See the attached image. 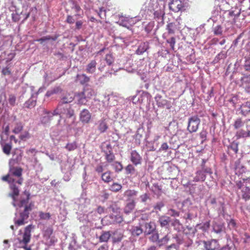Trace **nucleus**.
Instances as JSON below:
<instances>
[{
  "label": "nucleus",
  "mask_w": 250,
  "mask_h": 250,
  "mask_svg": "<svg viewBox=\"0 0 250 250\" xmlns=\"http://www.w3.org/2000/svg\"><path fill=\"white\" fill-rule=\"evenodd\" d=\"M122 188V186L117 183H113L109 188V189L114 192L120 191Z\"/></svg>",
  "instance_id": "nucleus-32"
},
{
  "label": "nucleus",
  "mask_w": 250,
  "mask_h": 250,
  "mask_svg": "<svg viewBox=\"0 0 250 250\" xmlns=\"http://www.w3.org/2000/svg\"><path fill=\"white\" fill-rule=\"evenodd\" d=\"M167 42L169 44L172 50H174L175 44L176 43V40L174 37H171L170 39L167 40Z\"/></svg>",
  "instance_id": "nucleus-53"
},
{
  "label": "nucleus",
  "mask_w": 250,
  "mask_h": 250,
  "mask_svg": "<svg viewBox=\"0 0 250 250\" xmlns=\"http://www.w3.org/2000/svg\"><path fill=\"white\" fill-rule=\"evenodd\" d=\"M107 147L109 148L110 150H109L108 152H105V159L106 160V161L108 163H111L114 161V160L115 159V157L111 150V147L110 145H108L107 146Z\"/></svg>",
  "instance_id": "nucleus-18"
},
{
  "label": "nucleus",
  "mask_w": 250,
  "mask_h": 250,
  "mask_svg": "<svg viewBox=\"0 0 250 250\" xmlns=\"http://www.w3.org/2000/svg\"><path fill=\"white\" fill-rule=\"evenodd\" d=\"M52 116L54 115H65L67 118H71L74 115V111L70 105H64L60 103L57 108L51 113Z\"/></svg>",
  "instance_id": "nucleus-2"
},
{
  "label": "nucleus",
  "mask_w": 250,
  "mask_h": 250,
  "mask_svg": "<svg viewBox=\"0 0 250 250\" xmlns=\"http://www.w3.org/2000/svg\"><path fill=\"white\" fill-rule=\"evenodd\" d=\"M22 128L23 126L21 124H17L13 130V132L15 134H18L22 130Z\"/></svg>",
  "instance_id": "nucleus-55"
},
{
  "label": "nucleus",
  "mask_w": 250,
  "mask_h": 250,
  "mask_svg": "<svg viewBox=\"0 0 250 250\" xmlns=\"http://www.w3.org/2000/svg\"><path fill=\"white\" fill-rule=\"evenodd\" d=\"M125 170L126 174H133L135 172L136 170L134 167L131 164L128 165L125 167Z\"/></svg>",
  "instance_id": "nucleus-42"
},
{
  "label": "nucleus",
  "mask_w": 250,
  "mask_h": 250,
  "mask_svg": "<svg viewBox=\"0 0 250 250\" xmlns=\"http://www.w3.org/2000/svg\"><path fill=\"white\" fill-rule=\"evenodd\" d=\"M30 198V194L28 193L26 194V197L25 198L21 199L19 203L18 204V206L20 208H21L22 207H25L26 206H28L27 204L28 203L29 200ZM31 205V204H29L28 206Z\"/></svg>",
  "instance_id": "nucleus-29"
},
{
  "label": "nucleus",
  "mask_w": 250,
  "mask_h": 250,
  "mask_svg": "<svg viewBox=\"0 0 250 250\" xmlns=\"http://www.w3.org/2000/svg\"><path fill=\"white\" fill-rule=\"evenodd\" d=\"M105 60L109 65H111L114 62V59L111 54L106 55Z\"/></svg>",
  "instance_id": "nucleus-54"
},
{
  "label": "nucleus",
  "mask_w": 250,
  "mask_h": 250,
  "mask_svg": "<svg viewBox=\"0 0 250 250\" xmlns=\"http://www.w3.org/2000/svg\"><path fill=\"white\" fill-rule=\"evenodd\" d=\"M165 250H179V248L177 246L173 244L167 247Z\"/></svg>",
  "instance_id": "nucleus-63"
},
{
  "label": "nucleus",
  "mask_w": 250,
  "mask_h": 250,
  "mask_svg": "<svg viewBox=\"0 0 250 250\" xmlns=\"http://www.w3.org/2000/svg\"><path fill=\"white\" fill-rule=\"evenodd\" d=\"M229 148L232 150L235 154L238 151V143L233 141L229 145Z\"/></svg>",
  "instance_id": "nucleus-41"
},
{
  "label": "nucleus",
  "mask_w": 250,
  "mask_h": 250,
  "mask_svg": "<svg viewBox=\"0 0 250 250\" xmlns=\"http://www.w3.org/2000/svg\"><path fill=\"white\" fill-rule=\"evenodd\" d=\"M201 169L198 170L196 172V175L193 178V181L195 182H204L206 178V174H212L211 169L208 167H205V164L201 165Z\"/></svg>",
  "instance_id": "nucleus-4"
},
{
  "label": "nucleus",
  "mask_w": 250,
  "mask_h": 250,
  "mask_svg": "<svg viewBox=\"0 0 250 250\" xmlns=\"http://www.w3.org/2000/svg\"><path fill=\"white\" fill-rule=\"evenodd\" d=\"M242 198L245 201H247L250 199V189H248V191L244 192L242 195Z\"/></svg>",
  "instance_id": "nucleus-59"
},
{
  "label": "nucleus",
  "mask_w": 250,
  "mask_h": 250,
  "mask_svg": "<svg viewBox=\"0 0 250 250\" xmlns=\"http://www.w3.org/2000/svg\"><path fill=\"white\" fill-rule=\"evenodd\" d=\"M176 28V25L174 22H169L167 25L166 29L169 34H174Z\"/></svg>",
  "instance_id": "nucleus-30"
},
{
  "label": "nucleus",
  "mask_w": 250,
  "mask_h": 250,
  "mask_svg": "<svg viewBox=\"0 0 250 250\" xmlns=\"http://www.w3.org/2000/svg\"><path fill=\"white\" fill-rule=\"evenodd\" d=\"M203 242L206 250H216L219 248V244L216 239H212L209 241H204Z\"/></svg>",
  "instance_id": "nucleus-8"
},
{
  "label": "nucleus",
  "mask_w": 250,
  "mask_h": 250,
  "mask_svg": "<svg viewBox=\"0 0 250 250\" xmlns=\"http://www.w3.org/2000/svg\"><path fill=\"white\" fill-rule=\"evenodd\" d=\"M79 118L83 124H88L91 119V114L88 109H83L81 111Z\"/></svg>",
  "instance_id": "nucleus-9"
},
{
  "label": "nucleus",
  "mask_w": 250,
  "mask_h": 250,
  "mask_svg": "<svg viewBox=\"0 0 250 250\" xmlns=\"http://www.w3.org/2000/svg\"><path fill=\"white\" fill-rule=\"evenodd\" d=\"M150 234L151 236L149 238V240L153 243H156L157 244L159 240L158 233L156 231H154Z\"/></svg>",
  "instance_id": "nucleus-39"
},
{
  "label": "nucleus",
  "mask_w": 250,
  "mask_h": 250,
  "mask_svg": "<svg viewBox=\"0 0 250 250\" xmlns=\"http://www.w3.org/2000/svg\"><path fill=\"white\" fill-rule=\"evenodd\" d=\"M11 188L12 190V193H10L9 195L12 198L13 202L12 203L14 207L16 206L15 204L16 197L18 196L19 194V190L15 184H12L11 186Z\"/></svg>",
  "instance_id": "nucleus-16"
},
{
  "label": "nucleus",
  "mask_w": 250,
  "mask_h": 250,
  "mask_svg": "<svg viewBox=\"0 0 250 250\" xmlns=\"http://www.w3.org/2000/svg\"><path fill=\"white\" fill-rule=\"evenodd\" d=\"M22 170V168L21 167H15L13 166H10L9 168V172L11 176H14L20 178L19 180L16 182V183L20 185H21L23 181V179L21 177Z\"/></svg>",
  "instance_id": "nucleus-7"
},
{
  "label": "nucleus",
  "mask_w": 250,
  "mask_h": 250,
  "mask_svg": "<svg viewBox=\"0 0 250 250\" xmlns=\"http://www.w3.org/2000/svg\"><path fill=\"white\" fill-rule=\"evenodd\" d=\"M183 7V4L180 0H172L169 3V9L175 12H179Z\"/></svg>",
  "instance_id": "nucleus-13"
},
{
  "label": "nucleus",
  "mask_w": 250,
  "mask_h": 250,
  "mask_svg": "<svg viewBox=\"0 0 250 250\" xmlns=\"http://www.w3.org/2000/svg\"><path fill=\"white\" fill-rule=\"evenodd\" d=\"M8 101L10 105L14 106L16 105V97L14 94H10L9 95Z\"/></svg>",
  "instance_id": "nucleus-44"
},
{
  "label": "nucleus",
  "mask_w": 250,
  "mask_h": 250,
  "mask_svg": "<svg viewBox=\"0 0 250 250\" xmlns=\"http://www.w3.org/2000/svg\"><path fill=\"white\" fill-rule=\"evenodd\" d=\"M97 62L95 60H92L87 65L86 71L88 73H93L96 70Z\"/></svg>",
  "instance_id": "nucleus-23"
},
{
  "label": "nucleus",
  "mask_w": 250,
  "mask_h": 250,
  "mask_svg": "<svg viewBox=\"0 0 250 250\" xmlns=\"http://www.w3.org/2000/svg\"><path fill=\"white\" fill-rule=\"evenodd\" d=\"M112 166L116 172L121 171L123 168L122 164L119 162H114V164H112Z\"/></svg>",
  "instance_id": "nucleus-40"
},
{
  "label": "nucleus",
  "mask_w": 250,
  "mask_h": 250,
  "mask_svg": "<svg viewBox=\"0 0 250 250\" xmlns=\"http://www.w3.org/2000/svg\"><path fill=\"white\" fill-rule=\"evenodd\" d=\"M58 37L59 36L58 35H55L54 37H51L50 36H46L40 39H37L36 41L40 42L41 43H42L44 41L51 40L55 41L58 39Z\"/></svg>",
  "instance_id": "nucleus-34"
},
{
  "label": "nucleus",
  "mask_w": 250,
  "mask_h": 250,
  "mask_svg": "<svg viewBox=\"0 0 250 250\" xmlns=\"http://www.w3.org/2000/svg\"><path fill=\"white\" fill-rule=\"evenodd\" d=\"M39 217L42 220H49L51 217V215L49 212H39Z\"/></svg>",
  "instance_id": "nucleus-45"
},
{
  "label": "nucleus",
  "mask_w": 250,
  "mask_h": 250,
  "mask_svg": "<svg viewBox=\"0 0 250 250\" xmlns=\"http://www.w3.org/2000/svg\"><path fill=\"white\" fill-rule=\"evenodd\" d=\"M77 147L78 146L76 142L67 143L65 146V148L69 151H73L77 149Z\"/></svg>",
  "instance_id": "nucleus-35"
},
{
  "label": "nucleus",
  "mask_w": 250,
  "mask_h": 250,
  "mask_svg": "<svg viewBox=\"0 0 250 250\" xmlns=\"http://www.w3.org/2000/svg\"><path fill=\"white\" fill-rule=\"evenodd\" d=\"M235 136L238 139L247 137L250 136V131L248 129L246 130L239 129L236 132Z\"/></svg>",
  "instance_id": "nucleus-21"
},
{
  "label": "nucleus",
  "mask_w": 250,
  "mask_h": 250,
  "mask_svg": "<svg viewBox=\"0 0 250 250\" xmlns=\"http://www.w3.org/2000/svg\"><path fill=\"white\" fill-rule=\"evenodd\" d=\"M141 225L144 227V233L146 235L150 234L156 229V226L153 222H146L144 225Z\"/></svg>",
  "instance_id": "nucleus-14"
},
{
  "label": "nucleus",
  "mask_w": 250,
  "mask_h": 250,
  "mask_svg": "<svg viewBox=\"0 0 250 250\" xmlns=\"http://www.w3.org/2000/svg\"><path fill=\"white\" fill-rule=\"evenodd\" d=\"M72 8L75 10V12L76 13V16L79 15V12L81 10L80 6L76 3H74Z\"/></svg>",
  "instance_id": "nucleus-62"
},
{
  "label": "nucleus",
  "mask_w": 250,
  "mask_h": 250,
  "mask_svg": "<svg viewBox=\"0 0 250 250\" xmlns=\"http://www.w3.org/2000/svg\"><path fill=\"white\" fill-rule=\"evenodd\" d=\"M111 236L109 231H103L99 237L100 242H107Z\"/></svg>",
  "instance_id": "nucleus-20"
},
{
  "label": "nucleus",
  "mask_w": 250,
  "mask_h": 250,
  "mask_svg": "<svg viewBox=\"0 0 250 250\" xmlns=\"http://www.w3.org/2000/svg\"><path fill=\"white\" fill-rule=\"evenodd\" d=\"M135 207V202L132 200L127 203L124 208V211L125 213L127 214L132 211Z\"/></svg>",
  "instance_id": "nucleus-27"
},
{
  "label": "nucleus",
  "mask_w": 250,
  "mask_h": 250,
  "mask_svg": "<svg viewBox=\"0 0 250 250\" xmlns=\"http://www.w3.org/2000/svg\"><path fill=\"white\" fill-rule=\"evenodd\" d=\"M243 125L244 123L243 122L242 119L241 118H238L235 121L233 126L235 129H238L241 127Z\"/></svg>",
  "instance_id": "nucleus-48"
},
{
  "label": "nucleus",
  "mask_w": 250,
  "mask_h": 250,
  "mask_svg": "<svg viewBox=\"0 0 250 250\" xmlns=\"http://www.w3.org/2000/svg\"><path fill=\"white\" fill-rule=\"evenodd\" d=\"M22 153L20 149L16 148L13 152V157L10 161V165L18 164L22 159Z\"/></svg>",
  "instance_id": "nucleus-12"
},
{
  "label": "nucleus",
  "mask_w": 250,
  "mask_h": 250,
  "mask_svg": "<svg viewBox=\"0 0 250 250\" xmlns=\"http://www.w3.org/2000/svg\"><path fill=\"white\" fill-rule=\"evenodd\" d=\"M36 104V101L30 99L24 104V107L31 108L34 107Z\"/></svg>",
  "instance_id": "nucleus-36"
},
{
  "label": "nucleus",
  "mask_w": 250,
  "mask_h": 250,
  "mask_svg": "<svg viewBox=\"0 0 250 250\" xmlns=\"http://www.w3.org/2000/svg\"><path fill=\"white\" fill-rule=\"evenodd\" d=\"M137 194V191L134 190L128 189L125 192L124 195L125 196L128 198H131L132 197L136 196Z\"/></svg>",
  "instance_id": "nucleus-47"
},
{
  "label": "nucleus",
  "mask_w": 250,
  "mask_h": 250,
  "mask_svg": "<svg viewBox=\"0 0 250 250\" xmlns=\"http://www.w3.org/2000/svg\"><path fill=\"white\" fill-rule=\"evenodd\" d=\"M149 48V44L148 42H143L138 47L136 50V53L138 55L143 54L145 52L147 51Z\"/></svg>",
  "instance_id": "nucleus-22"
},
{
  "label": "nucleus",
  "mask_w": 250,
  "mask_h": 250,
  "mask_svg": "<svg viewBox=\"0 0 250 250\" xmlns=\"http://www.w3.org/2000/svg\"><path fill=\"white\" fill-rule=\"evenodd\" d=\"M169 240V237L167 235H166L164 237H163L162 238H161L160 239H159L157 244H158V246L160 247L167 244Z\"/></svg>",
  "instance_id": "nucleus-38"
},
{
  "label": "nucleus",
  "mask_w": 250,
  "mask_h": 250,
  "mask_svg": "<svg viewBox=\"0 0 250 250\" xmlns=\"http://www.w3.org/2000/svg\"><path fill=\"white\" fill-rule=\"evenodd\" d=\"M33 228V226L32 225H29L25 227L23 235V238L20 241L21 243H22L26 245L29 242L31 239V230Z\"/></svg>",
  "instance_id": "nucleus-10"
},
{
  "label": "nucleus",
  "mask_w": 250,
  "mask_h": 250,
  "mask_svg": "<svg viewBox=\"0 0 250 250\" xmlns=\"http://www.w3.org/2000/svg\"><path fill=\"white\" fill-rule=\"evenodd\" d=\"M2 74L4 76L6 75H11V71L9 69V68L8 67H4L2 69L1 71Z\"/></svg>",
  "instance_id": "nucleus-61"
},
{
  "label": "nucleus",
  "mask_w": 250,
  "mask_h": 250,
  "mask_svg": "<svg viewBox=\"0 0 250 250\" xmlns=\"http://www.w3.org/2000/svg\"><path fill=\"white\" fill-rule=\"evenodd\" d=\"M47 115L44 116L42 117L41 122L42 124H46L48 123H49L51 120V116L50 114L51 113L50 112H47Z\"/></svg>",
  "instance_id": "nucleus-50"
},
{
  "label": "nucleus",
  "mask_w": 250,
  "mask_h": 250,
  "mask_svg": "<svg viewBox=\"0 0 250 250\" xmlns=\"http://www.w3.org/2000/svg\"><path fill=\"white\" fill-rule=\"evenodd\" d=\"M240 114L243 116H246L250 113V101H247L243 103L239 108Z\"/></svg>",
  "instance_id": "nucleus-15"
},
{
  "label": "nucleus",
  "mask_w": 250,
  "mask_h": 250,
  "mask_svg": "<svg viewBox=\"0 0 250 250\" xmlns=\"http://www.w3.org/2000/svg\"><path fill=\"white\" fill-rule=\"evenodd\" d=\"M170 218L168 216H162L159 218L158 222L161 227H166L169 225Z\"/></svg>",
  "instance_id": "nucleus-25"
},
{
  "label": "nucleus",
  "mask_w": 250,
  "mask_h": 250,
  "mask_svg": "<svg viewBox=\"0 0 250 250\" xmlns=\"http://www.w3.org/2000/svg\"><path fill=\"white\" fill-rule=\"evenodd\" d=\"M172 225L175 228V229H180L181 228H182V224H181L180 221L178 219H175L173 220Z\"/></svg>",
  "instance_id": "nucleus-56"
},
{
  "label": "nucleus",
  "mask_w": 250,
  "mask_h": 250,
  "mask_svg": "<svg viewBox=\"0 0 250 250\" xmlns=\"http://www.w3.org/2000/svg\"><path fill=\"white\" fill-rule=\"evenodd\" d=\"M213 231L216 233H221L223 231L224 229V225L221 223H218L217 222H214L213 224Z\"/></svg>",
  "instance_id": "nucleus-28"
},
{
  "label": "nucleus",
  "mask_w": 250,
  "mask_h": 250,
  "mask_svg": "<svg viewBox=\"0 0 250 250\" xmlns=\"http://www.w3.org/2000/svg\"><path fill=\"white\" fill-rule=\"evenodd\" d=\"M32 210V208L30 205L26 206L24 211L20 213V218L15 221V224L18 226H21L24 225L26 222L25 221L29 217V211Z\"/></svg>",
  "instance_id": "nucleus-6"
},
{
  "label": "nucleus",
  "mask_w": 250,
  "mask_h": 250,
  "mask_svg": "<svg viewBox=\"0 0 250 250\" xmlns=\"http://www.w3.org/2000/svg\"><path fill=\"white\" fill-rule=\"evenodd\" d=\"M198 226H199L200 229H202L203 231H206L209 228L210 222L207 221L202 224L199 225Z\"/></svg>",
  "instance_id": "nucleus-46"
},
{
  "label": "nucleus",
  "mask_w": 250,
  "mask_h": 250,
  "mask_svg": "<svg viewBox=\"0 0 250 250\" xmlns=\"http://www.w3.org/2000/svg\"><path fill=\"white\" fill-rule=\"evenodd\" d=\"M10 174L9 173L7 175H5L2 177V180L4 181L8 182L9 184H13L15 183V180L10 177Z\"/></svg>",
  "instance_id": "nucleus-51"
},
{
  "label": "nucleus",
  "mask_w": 250,
  "mask_h": 250,
  "mask_svg": "<svg viewBox=\"0 0 250 250\" xmlns=\"http://www.w3.org/2000/svg\"><path fill=\"white\" fill-rule=\"evenodd\" d=\"M93 95V91L89 88H84L82 91L75 93L76 103L80 105H86Z\"/></svg>",
  "instance_id": "nucleus-1"
},
{
  "label": "nucleus",
  "mask_w": 250,
  "mask_h": 250,
  "mask_svg": "<svg viewBox=\"0 0 250 250\" xmlns=\"http://www.w3.org/2000/svg\"><path fill=\"white\" fill-rule=\"evenodd\" d=\"M98 14L101 19H104L105 17L106 11L103 8H100Z\"/></svg>",
  "instance_id": "nucleus-60"
},
{
  "label": "nucleus",
  "mask_w": 250,
  "mask_h": 250,
  "mask_svg": "<svg viewBox=\"0 0 250 250\" xmlns=\"http://www.w3.org/2000/svg\"><path fill=\"white\" fill-rule=\"evenodd\" d=\"M102 179L105 183H109L112 180L111 177V172L110 171H106L102 175Z\"/></svg>",
  "instance_id": "nucleus-31"
},
{
  "label": "nucleus",
  "mask_w": 250,
  "mask_h": 250,
  "mask_svg": "<svg viewBox=\"0 0 250 250\" xmlns=\"http://www.w3.org/2000/svg\"><path fill=\"white\" fill-rule=\"evenodd\" d=\"M12 149V146L9 144H6L2 147L3 152L6 155H9L10 154L11 150Z\"/></svg>",
  "instance_id": "nucleus-43"
},
{
  "label": "nucleus",
  "mask_w": 250,
  "mask_h": 250,
  "mask_svg": "<svg viewBox=\"0 0 250 250\" xmlns=\"http://www.w3.org/2000/svg\"><path fill=\"white\" fill-rule=\"evenodd\" d=\"M167 214L172 217H175L180 215V212L173 208H170L167 210Z\"/></svg>",
  "instance_id": "nucleus-49"
},
{
  "label": "nucleus",
  "mask_w": 250,
  "mask_h": 250,
  "mask_svg": "<svg viewBox=\"0 0 250 250\" xmlns=\"http://www.w3.org/2000/svg\"><path fill=\"white\" fill-rule=\"evenodd\" d=\"M109 217L113 220V223L114 224H120L123 221V218L120 214H117L114 216L111 215H110Z\"/></svg>",
  "instance_id": "nucleus-33"
},
{
  "label": "nucleus",
  "mask_w": 250,
  "mask_h": 250,
  "mask_svg": "<svg viewBox=\"0 0 250 250\" xmlns=\"http://www.w3.org/2000/svg\"><path fill=\"white\" fill-rule=\"evenodd\" d=\"M108 128L105 119H102L99 121L98 129L101 133L105 132Z\"/></svg>",
  "instance_id": "nucleus-19"
},
{
  "label": "nucleus",
  "mask_w": 250,
  "mask_h": 250,
  "mask_svg": "<svg viewBox=\"0 0 250 250\" xmlns=\"http://www.w3.org/2000/svg\"><path fill=\"white\" fill-rule=\"evenodd\" d=\"M164 206V204L162 202H160L157 203L154 206V209L156 211H161L162 208Z\"/></svg>",
  "instance_id": "nucleus-58"
},
{
  "label": "nucleus",
  "mask_w": 250,
  "mask_h": 250,
  "mask_svg": "<svg viewBox=\"0 0 250 250\" xmlns=\"http://www.w3.org/2000/svg\"><path fill=\"white\" fill-rule=\"evenodd\" d=\"M208 132L206 130L202 129L199 134L200 138L201 139L202 143L205 142L207 139Z\"/></svg>",
  "instance_id": "nucleus-52"
},
{
  "label": "nucleus",
  "mask_w": 250,
  "mask_h": 250,
  "mask_svg": "<svg viewBox=\"0 0 250 250\" xmlns=\"http://www.w3.org/2000/svg\"><path fill=\"white\" fill-rule=\"evenodd\" d=\"M74 99V97L72 94L70 93H67L61 99L62 102L61 103L68 104L72 102Z\"/></svg>",
  "instance_id": "nucleus-26"
},
{
  "label": "nucleus",
  "mask_w": 250,
  "mask_h": 250,
  "mask_svg": "<svg viewBox=\"0 0 250 250\" xmlns=\"http://www.w3.org/2000/svg\"><path fill=\"white\" fill-rule=\"evenodd\" d=\"M152 191L158 197L161 196L163 193L162 186L157 183L153 184L151 187Z\"/></svg>",
  "instance_id": "nucleus-17"
},
{
  "label": "nucleus",
  "mask_w": 250,
  "mask_h": 250,
  "mask_svg": "<svg viewBox=\"0 0 250 250\" xmlns=\"http://www.w3.org/2000/svg\"><path fill=\"white\" fill-rule=\"evenodd\" d=\"M130 231L133 236H138L143 233V230L141 227L132 226Z\"/></svg>",
  "instance_id": "nucleus-24"
},
{
  "label": "nucleus",
  "mask_w": 250,
  "mask_h": 250,
  "mask_svg": "<svg viewBox=\"0 0 250 250\" xmlns=\"http://www.w3.org/2000/svg\"><path fill=\"white\" fill-rule=\"evenodd\" d=\"M222 33V27L220 25L216 26L214 29V34L216 35H220Z\"/></svg>",
  "instance_id": "nucleus-57"
},
{
  "label": "nucleus",
  "mask_w": 250,
  "mask_h": 250,
  "mask_svg": "<svg viewBox=\"0 0 250 250\" xmlns=\"http://www.w3.org/2000/svg\"><path fill=\"white\" fill-rule=\"evenodd\" d=\"M130 160L135 166H137L141 164L142 158L136 150H133L130 152Z\"/></svg>",
  "instance_id": "nucleus-11"
},
{
  "label": "nucleus",
  "mask_w": 250,
  "mask_h": 250,
  "mask_svg": "<svg viewBox=\"0 0 250 250\" xmlns=\"http://www.w3.org/2000/svg\"><path fill=\"white\" fill-rule=\"evenodd\" d=\"M200 124V119L197 115L192 116L188 119L187 130L190 133L195 132Z\"/></svg>",
  "instance_id": "nucleus-5"
},
{
  "label": "nucleus",
  "mask_w": 250,
  "mask_h": 250,
  "mask_svg": "<svg viewBox=\"0 0 250 250\" xmlns=\"http://www.w3.org/2000/svg\"><path fill=\"white\" fill-rule=\"evenodd\" d=\"M241 81V84L243 87L248 86L250 83V76L244 75L242 77Z\"/></svg>",
  "instance_id": "nucleus-37"
},
{
  "label": "nucleus",
  "mask_w": 250,
  "mask_h": 250,
  "mask_svg": "<svg viewBox=\"0 0 250 250\" xmlns=\"http://www.w3.org/2000/svg\"><path fill=\"white\" fill-rule=\"evenodd\" d=\"M43 239L44 244L48 246L55 244L57 239L53 234V229L51 227L47 228L43 232Z\"/></svg>",
  "instance_id": "nucleus-3"
},
{
  "label": "nucleus",
  "mask_w": 250,
  "mask_h": 250,
  "mask_svg": "<svg viewBox=\"0 0 250 250\" xmlns=\"http://www.w3.org/2000/svg\"><path fill=\"white\" fill-rule=\"evenodd\" d=\"M82 77L83 78V80L81 81V83L83 84L86 83L89 81V78L87 77L85 74L82 75Z\"/></svg>",
  "instance_id": "nucleus-64"
}]
</instances>
